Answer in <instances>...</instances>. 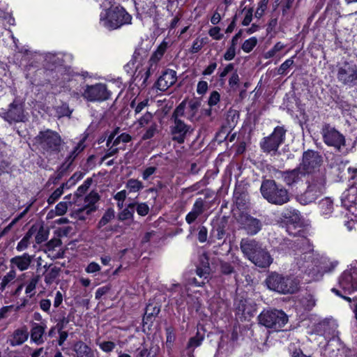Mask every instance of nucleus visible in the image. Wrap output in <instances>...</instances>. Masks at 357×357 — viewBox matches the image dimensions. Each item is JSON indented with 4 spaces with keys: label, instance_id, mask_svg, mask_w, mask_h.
Returning a JSON list of instances; mask_svg holds the SVG:
<instances>
[{
    "label": "nucleus",
    "instance_id": "18",
    "mask_svg": "<svg viewBox=\"0 0 357 357\" xmlns=\"http://www.w3.org/2000/svg\"><path fill=\"white\" fill-rule=\"evenodd\" d=\"M176 80V72L174 70L168 69L158 78L156 86L160 91H165L174 84Z\"/></svg>",
    "mask_w": 357,
    "mask_h": 357
},
{
    "label": "nucleus",
    "instance_id": "1",
    "mask_svg": "<svg viewBox=\"0 0 357 357\" xmlns=\"http://www.w3.org/2000/svg\"><path fill=\"white\" fill-rule=\"evenodd\" d=\"M285 243L298 255L295 257V262L299 269L305 272L314 270V266L317 265L318 261L307 238L301 237L296 240L287 239L285 240Z\"/></svg>",
    "mask_w": 357,
    "mask_h": 357
},
{
    "label": "nucleus",
    "instance_id": "51",
    "mask_svg": "<svg viewBox=\"0 0 357 357\" xmlns=\"http://www.w3.org/2000/svg\"><path fill=\"white\" fill-rule=\"evenodd\" d=\"M148 103L149 100L145 99L143 101L139 102L137 105H135V101L133 100L130 103V107L132 108H135V112L137 114L140 113L142 111V109H144L148 105Z\"/></svg>",
    "mask_w": 357,
    "mask_h": 357
},
{
    "label": "nucleus",
    "instance_id": "48",
    "mask_svg": "<svg viewBox=\"0 0 357 357\" xmlns=\"http://www.w3.org/2000/svg\"><path fill=\"white\" fill-rule=\"evenodd\" d=\"M153 120V115L150 112L145 113L140 119H138V123L141 128L149 125Z\"/></svg>",
    "mask_w": 357,
    "mask_h": 357
},
{
    "label": "nucleus",
    "instance_id": "17",
    "mask_svg": "<svg viewBox=\"0 0 357 357\" xmlns=\"http://www.w3.org/2000/svg\"><path fill=\"white\" fill-rule=\"evenodd\" d=\"M282 179L284 183L290 188H294L300 182H302L303 177L305 175V172L301 169V167L283 172L281 174Z\"/></svg>",
    "mask_w": 357,
    "mask_h": 357
},
{
    "label": "nucleus",
    "instance_id": "41",
    "mask_svg": "<svg viewBox=\"0 0 357 357\" xmlns=\"http://www.w3.org/2000/svg\"><path fill=\"white\" fill-rule=\"evenodd\" d=\"M284 45L281 42H278L270 50L264 54L265 59L273 57L278 52L281 51Z\"/></svg>",
    "mask_w": 357,
    "mask_h": 357
},
{
    "label": "nucleus",
    "instance_id": "27",
    "mask_svg": "<svg viewBox=\"0 0 357 357\" xmlns=\"http://www.w3.org/2000/svg\"><path fill=\"white\" fill-rule=\"evenodd\" d=\"M61 269L56 266H50L44 273V281L47 285H51L59 277Z\"/></svg>",
    "mask_w": 357,
    "mask_h": 357
},
{
    "label": "nucleus",
    "instance_id": "60",
    "mask_svg": "<svg viewBox=\"0 0 357 357\" xmlns=\"http://www.w3.org/2000/svg\"><path fill=\"white\" fill-rule=\"evenodd\" d=\"M156 170L157 168L155 167H149L146 168L142 172V178L145 181L148 180L156 172Z\"/></svg>",
    "mask_w": 357,
    "mask_h": 357
},
{
    "label": "nucleus",
    "instance_id": "9",
    "mask_svg": "<svg viewBox=\"0 0 357 357\" xmlns=\"http://www.w3.org/2000/svg\"><path fill=\"white\" fill-rule=\"evenodd\" d=\"M321 135L326 145L334 147L336 151L342 154L348 153V149L345 148L346 139L344 136L335 128L328 124L324 126L321 129Z\"/></svg>",
    "mask_w": 357,
    "mask_h": 357
},
{
    "label": "nucleus",
    "instance_id": "63",
    "mask_svg": "<svg viewBox=\"0 0 357 357\" xmlns=\"http://www.w3.org/2000/svg\"><path fill=\"white\" fill-rule=\"evenodd\" d=\"M108 147H109V149L107 150L105 155L102 158V160H101L102 162H103L107 158L116 155L119 151L118 148H116L111 145Z\"/></svg>",
    "mask_w": 357,
    "mask_h": 357
},
{
    "label": "nucleus",
    "instance_id": "4",
    "mask_svg": "<svg viewBox=\"0 0 357 357\" xmlns=\"http://www.w3.org/2000/svg\"><path fill=\"white\" fill-rule=\"evenodd\" d=\"M132 16L121 6L110 7L100 15V24L109 30L131 24Z\"/></svg>",
    "mask_w": 357,
    "mask_h": 357
},
{
    "label": "nucleus",
    "instance_id": "34",
    "mask_svg": "<svg viewBox=\"0 0 357 357\" xmlns=\"http://www.w3.org/2000/svg\"><path fill=\"white\" fill-rule=\"evenodd\" d=\"M15 278L16 272L15 270L11 269L2 278L1 282H0V289L3 291L6 287H8L10 284L14 283Z\"/></svg>",
    "mask_w": 357,
    "mask_h": 357
},
{
    "label": "nucleus",
    "instance_id": "59",
    "mask_svg": "<svg viewBox=\"0 0 357 357\" xmlns=\"http://www.w3.org/2000/svg\"><path fill=\"white\" fill-rule=\"evenodd\" d=\"M208 231L206 227H199L198 232V240L200 243H204L207 240Z\"/></svg>",
    "mask_w": 357,
    "mask_h": 357
},
{
    "label": "nucleus",
    "instance_id": "46",
    "mask_svg": "<svg viewBox=\"0 0 357 357\" xmlns=\"http://www.w3.org/2000/svg\"><path fill=\"white\" fill-rule=\"evenodd\" d=\"M199 107L200 102L199 101L190 100L188 102V107L190 112V115L188 117V119L192 120L195 117Z\"/></svg>",
    "mask_w": 357,
    "mask_h": 357
},
{
    "label": "nucleus",
    "instance_id": "36",
    "mask_svg": "<svg viewBox=\"0 0 357 357\" xmlns=\"http://www.w3.org/2000/svg\"><path fill=\"white\" fill-rule=\"evenodd\" d=\"M45 60L52 65H61L63 63V54L61 53L49 52L45 55Z\"/></svg>",
    "mask_w": 357,
    "mask_h": 357
},
{
    "label": "nucleus",
    "instance_id": "32",
    "mask_svg": "<svg viewBox=\"0 0 357 357\" xmlns=\"http://www.w3.org/2000/svg\"><path fill=\"white\" fill-rule=\"evenodd\" d=\"M135 205V203L129 204L126 208L118 213V219L121 221L133 219Z\"/></svg>",
    "mask_w": 357,
    "mask_h": 357
},
{
    "label": "nucleus",
    "instance_id": "38",
    "mask_svg": "<svg viewBox=\"0 0 357 357\" xmlns=\"http://www.w3.org/2000/svg\"><path fill=\"white\" fill-rule=\"evenodd\" d=\"M64 184L56 188L48 197L47 203L51 205L54 204L63 194Z\"/></svg>",
    "mask_w": 357,
    "mask_h": 357
},
{
    "label": "nucleus",
    "instance_id": "5",
    "mask_svg": "<svg viewBox=\"0 0 357 357\" xmlns=\"http://www.w3.org/2000/svg\"><path fill=\"white\" fill-rule=\"evenodd\" d=\"M260 191L262 197L272 204L281 206L290 201L288 190L272 179L262 181Z\"/></svg>",
    "mask_w": 357,
    "mask_h": 357
},
{
    "label": "nucleus",
    "instance_id": "35",
    "mask_svg": "<svg viewBox=\"0 0 357 357\" xmlns=\"http://www.w3.org/2000/svg\"><path fill=\"white\" fill-rule=\"evenodd\" d=\"M115 217V212L113 208H108L103 214L102 217L98 223V228L101 229L109 223Z\"/></svg>",
    "mask_w": 357,
    "mask_h": 357
},
{
    "label": "nucleus",
    "instance_id": "15",
    "mask_svg": "<svg viewBox=\"0 0 357 357\" xmlns=\"http://www.w3.org/2000/svg\"><path fill=\"white\" fill-rule=\"evenodd\" d=\"M110 95L105 84L101 83L87 86L83 93L84 98L91 102L106 100Z\"/></svg>",
    "mask_w": 357,
    "mask_h": 357
},
{
    "label": "nucleus",
    "instance_id": "56",
    "mask_svg": "<svg viewBox=\"0 0 357 357\" xmlns=\"http://www.w3.org/2000/svg\"><path fill=\"white\" fill-rule=\"evenodd\" d=\"M220 93L216 91H213L211 93L208 100V103L209 106L213 107V106L216 105L218 104V102L220 101Z\"/></svg>",
    "mask_w": 357,
    "mask_h": 357
},
{
    "label": "nucleus",
    "instance_id": "54",
    "mask_svg": "<svg viewBox=\"0 0 357 357\" xmlns=\"http://www.w3.org/2000/svg\"><path fill=\"white\" fill-rule=\"evenodd\" d=\"M91 183H92V179L87 178L84 182V183L77 188L76 195L77 196H81L82 194H84L88 190V188L90 187Z\"/></svg>",
    "mask_w": 357,
    "mask_h": 357
},
{
    "label": "nucleus",
    "instance_id": "53",
    "mask_svg": "<svg viewBox=\"0 0 357 357\" xmlns=\"http://www.w3.org/2000/svg\"><path fill=\"white\" fill-rule=\"evenodd\" d=\"M100 348L105 352L112 351L116 347L114 342L111 341H104L98 344Z\"/></svg>",
    "mask_w": 357,
    "mask_h": 357
},
{
    "label": "nucleus",
    "instance_id": "24",
    "mask_svg": "<svg viewBox=\"0 0 357 357\" xmlns=\"http://www.w3.org/2000/svg\"><path fill=\"white\" fill-rule=\"evenodd\" d=\"M243 227L248 234L255 235L260 231L261 224L258 219L247 215L243 220Z\"/></svg>",
    "mask_w": 357,
    "mask_h": 357
},
{
    "label": "nucleus",
    "instance_id": "19",
    "mask_svg": "<svg viewBox=\"0 0 357 357\" xmlns=\"http://www.w3.org/2000/svg\"><path fill=\"white\" fill-rule=\"evenodd\" d=\"M3 118L9 123L24 121V115L22 106L12 102L8 112L4 113Z\"/></svg>",
    "mask_w": 357,
    "mask_h": 357
},
{
    "label": "nucleus",
    "instance_id": "26",
    "mask_svg": "<svg viewBox=\"0 0 357 357\" xmlns=\"http://www.w3.org/2000/svg\"><path fill=\"white\" fill-rule=\"evenodd\" d=\"M29 337V333L26 328H18L15 330L10 339V344L18 346L23 344Z\"/></svg>",
    "mask_w": 357,
    "mask_h": 357
},
{
    "label": "nucleus",
    "instance_id": "45",
    "mask_svg": "<svg viewBox=\"0 0 357 357\" xmlns=\"http://www.w3.org/2000/svg\"><path fill=\"white\" fill-rule=\"evenodd\" d=\"M70 204V202L68 201H63L60 202L55 206V213H57L58 216H61L64 215L68 208V206Z\"/></svg>",
    "mask_w": 357,
    "mask_h": 357
},
{
    "label": "nucleus",
    "instance_id": "7",
    "mask_svg": "<svg viewBox=\"0 0 357 357\" xmlns=\"http://www.w3.org/2000/svg\"><path fill=\"white\" fill-rule=\"evenodd\" d=\"M35 142L45 152L48 153L60 151L61 138L55 131L49 129L40 131L35 137Z\"/></svg>",
    "mask_w": 357,
    "mask_h": 357
},
{
    "label": "nucleus",
    "instance_id": "52",
    "mask_svg": "<svg viewBox=\"0 0 357 357\" xmlns=\"http://www.w3.org/2000/svg\"><path fill=\"white\" fill-rule=\"evenodd\" d=\"M99 196L95 192H90L85 198V202L87 204L86 206H95V204L98 201Z\"/></svg>",
    "mask_w": 357,
    "mask_h": 357
},
{
    "label": "nucleus",
    "instance_id": "2",
    "mask_svg": "<svg viewBox=\"0 0 357 357\" xmlns=\"http://www.w3.org/2000/svg\"><path fill=\"white\" fill-rule=\"evenodd\" d=\"M240 247L244 255L259 268H267L273 263L269 252L254 239L243 238Z\"/></svg>",
    "mask_w": 357,
    "mask_h": 357
},
{
    "label": "nucleus",
    "instance_id": "50",
    "mask_svg": "<svg viewBox=\"0 0 357 357\" xmlns=\"http://www.w3.org/2000/svg\"><path fill=\"white\" fill-rule=\"evenodd\" d=\"M268 1V0H261L259 4L258 7L257 8V10L255 12V17L257 18H260L264 13V11L267 8Z\"/></svg>",
    "mask_w": 357,
    "mask_h": 357
},
{
    "label": "nucleus",
    "instance_id": "43",
    "mask_svg": "<svg viewBox=\"0 0 357 357\" xmlns=\"http://www.w3.org/2000/svg\"><path fill=\"white\" fill-rule=\"evenodd\" d=\"M157 128L158 126L155 123H151L143 134L142 139L143 140L151 139L155 135L157 132Z\"/></svg>",
    "mask_w": 357,
    "mask_h": 357
},
{
    "label": "nucleus",
    "instance_id": "40",
    "mask_svg": "<svg viewBox=\"0 0 357 357\" xmlns=\"http://www.w3.org/2000/svg\"><path fill=\"white\" fill-rule=\"evenodd\" d=\"M257 43V40L255 37H252L246 40L242 45V50L246 53L250 52Z\"/></svg>",
    "mask_w": 357,
    "mask_h": 357
},
{
    "label": "nucleus",
    "instance_id": "25",
    "mask_svg": "<svg viewBox=\"0 0 357 357\" xmlns=\"http://www.w3.org/2000/svg\"><path fill=\"white\" fill-rule=\"evenodd\" d=\"M86 137L81 139L73 150L70 153L69 155L66 158L64 162L62 164L61 167L64 169H67L72 165L76 157L81 153L84 147V142Z\"/></svg>",
    "mask_w": 357,
    "mask_h": 357
},
{
    "label": "nucleus",
    "instance_id": "16",
    "mask_svg": "<svg viewBox=\"0 0 357 357\" xmlns=\"http://www.w3.org/2000/svg\"><path fill=\"white\" fill-rule=\"evenodd\" d=\"M168 47V43L163 40L157 49L152 54L149 61V67L146 71V79H148L152 74H153L158 68V63L163 56Z\"/></svg>",
    "mask_w": 357,
    "mask_h": 357
},
{
    "label": "nucleus",
    "instance_id": "61",
    "mask_svg": "<svg viewBox=\"0 0 357 357\" xmlns=\"http://www.w3.org/2000/svg\"><path fill=\"white\" fill-rule=\"evenodd\" d=\"M88 273H95L100 271V266L96 262H91L85 269Z\"/></svg>",
    "mask_w": 357,
    "mask_h": 357
},
{
    "label": "nucleus",
    "instance_id": "49",
    "mask_svg": "<svg viewBox=\"0 0 357 357\" xmlns=\"http://www.w3.org/2000/svg\"><path fill=\"white\" fill-rule=\"evenodd\" d=\"M137 206L136 211L138 215L141 216L146 215L149 212V206L144 202L135 203Z\"/></svg>",
    "mask_w": 357,
    "mask_h": 357
},
{
    "label": "nucleus",
    "instance_id": "10",
    "mask_svg": "<svg viewBox=\"0 0 357 357\" xmlns=\"http://www.w3.org/2000/svg\"><path fill=\"white\" fill-rule=\"evenodd\" d=\"M259 324L268 328L279 330L288 321L287 314L282 310H264L259 315Z\"/></svg>",
    "mask_w": 357,
    "mask_h": 357
},
{
    "label": "nucleus",
    "instance_id": "14",
    "mask_svg": "<svg viewBox=\"0 0 357 357\" xmlns=\"http://www.w3.org/2000/svg\"><path fill=\"white\" fill-rule=\"evenodd\" d=\"M322 162L321 156L316 151L308 150L304 152L303 162L299 167L305 172V174H312L317 172Z\"/></svg>",
    "mask_w": 357,
    "mask_h": 357
},
{
    "label": "nucleus",
    "instance_id": "33",
    "mask_svg": "<svg viewBox=\"0 0 357 357\" xmlns=\"http://www.w3.org/2000/svg\"><path fill=\"white\" fill-rule=\"evenodd\" d=\"M186 104L187 102L184 100L176 107L172 114V121H183V117L185 116Z\"/></svg>",
    "mask_w": 357,
    "mask_h": 357
},
{
    "label": "nucleus",
    "instance_id": "31",
    "mask_svg": "<svg viewBox=\"0 0 357 357\" xmlns=\"http://www.w3.org/2000/svg\"><path fill=\"white\" fill-rule=\"evenodd\" d=\"M36 229L34 227H31L29 231L26 233L22 239L17 243L16 250L19 252H22L26 250L30 245V240L33 235L36 232Z\"/></svg>",
    "mask_w": 357,
    "mask_h": 357
},
{
    "label": "nucleus",
    "instance_id": "6",
    "mask_svg": "<svg viewBox=\"0 0 357 357\" xmlns=\"http://www.w3.org/2000/svg\"><path fill=\"white\" fill-rule=\"evenodd\" d=\"M266 284L269 289L283 294H294L298 289V282L296 279L275 272L267 277Z\"/></svg>",
    "mask_w": 357,
    "mask_h": 357
},
{
    "label": "nucleus",
    "instance_id": "64",
    "mask_svg": "<svg viewBox=\"0 0 357 357\" xmlns=\"http://www.w3.org/2000/svg\"><path fill=\"white\" fill-rule=\"evenodd\" d=\"M236 55V48L234 47H229L224 54V59L226 61L232 60Z\"/></svg>",
    "mask_w": 357,
    "mask_h": 357
},
{
    "label": "nucleus",
    "instance_id": "21",
    "mask_svg": "<svg viewBox=\"0 0 357 357\" xmlns=\"http://www.w3.org/2000/svg\"><path fill=\"white\" fill-rule=\"evenodd\" d=\"M33 256L29 255L28 253H24L22 255L13 257L10 259L12 269L17 268L20 271L27 270L33 261Z\"/></svg>",
    "mask_w": 357,
    "mask_h": 357
},
{
    "label": "nucleus",
    "instance_id": "28",
    "mask_svg": "<svg viewBox=\"0 0 357 357\" xmlns=\"http://www.w3.org/2000/svg\"><path fill=\"white\" fill-rule=\"evenodd\" d=\"M96 210V206H85L71 212V217L79 220H85L88 216Z\"/></svg>",
    "mask_w": 357,
    "mask_h": 357
},
{
    "label": "nucleus",
    "instance_id": "29",
    "mask_svg": "<svg viewBox=\"0 0 357 357\" xmlns=\"http://www.w3.org/2000/svg\"><path fill=\"white\" fill-rule=\"evenodd\" d=\"M73 350L75 351L77 357L93 356L91 349L82 341L77 342L74 344Z\"/></svg>",
    "mask_w": 357,
    "mask_h": 357
},
{
    "label": "nucleus",
    "instance_id": "44",
    "mask_svg": "<svg viewBox=\"0 0 357 357\" xmlns=\"http://www.w3.org/2000/svg\"><path fill=\"white\" fill-rule=\"evenodd\" d=\"M49 231L43 227H40L35 237L36 242L38 244L42 243L47 239Z\"/></svg>",
    "mask_w": 357,
    "mask_h": 357
},
{
    "label": "nucleus",
    "instance_id": "11",
    "mask_svg": "<svg viewBox=\"0 0 357 357\" xmlns=\"http://www.w3.org/2000/svg\"><path fill=\"white\" fill-rule=\"evenodd\" d=\"M287 130L282 126H277L268 137H264L260 142L261 150L266 153L275 155L279 146L285 140Z\"/></svg>",
    "mask_w": 357,
    "mask_h": 357
},
{
    "label": "nucleus",
    "instance_id": "8",
    "mask_svg": "<svg viewBox=\"0 0 357 357\" xmlns=\"http://www.w3.org/2000/svg\"><path fill=\"white\" fill-rule=\"evenodd\" d=\"M335 73L337 81L342 85L351 88L357 84V66L354 62L338 63Z\"/></svg>",
    "mask_w": 357,
    "mask_h": 357
},
{
    "label": "nucleus",
    "instance_id": "20",
    "mask_svg": "<svg viewBox=\"0 0 357 357\" xmlns=\"http://www.w3.org/2000/svg\"><path fill=\"white\" fill-rule=\"evenodd\" d=\"M204 200L202 198H197L193 204L191 211L185 216L186 222L189 225L193 223L204 213Z\"/></svg>",
    "mask_w": 357,
    "mask_h": 357
},
{
    "label": "nucleus",
    "instance_id": "58",
    "mask_svg": "<svg viewBox=\"0 0 357 357\" xmlns=\"http://www.w3.org/2000/svg\"><path fill=\"white\" fill-rule=\"evenodd\" d=\"M243 12H245V17L242 22V24L243 26H248L252 21L253 10L252 8H249L248 10H245V8H244L243 10Z\"/></svg>",
    "mask_w": 357,
    "mask_h": 357
},
{
    "label": "nucleus",
    "instance_id": "13",
    "mask_svg": "<svg viewBox=\"0 0 357 357\" xmlns=\"http://www.w3.org/2000/svg\"><path fill=\"white\" fill-rule=\"evenodd\" d=\"M193 128L184 121H172L170 126L172 139L178 144H183L193 132Z\"/></svg>",
    "mask_w": 357,
    "mask_h": 357
},
{
    "label": "nucleus",
    "instance_id": "62",
    "mask_svg": "<svg viewBox=\"0 0 357 357\" xmlns=\"http://www.w3.org/2000/svg\"><path fill=\"white\" fill-rule=\"evenodd\" d=\"M208 90V83L206 81H199L197 86V92L199 95L204 94Z\"/></svg>",
    "mask_w": 357,
    "mask_h": 357
},
{
    "label": "nucleus",
    "instance_id": "12",
    "mask_svg": "<svg viewBox=\"0 0 357 357\" xmlns=\"http://www.w3.org/2000/svg\"><path fill=\"white\" fill-rule=\"evenodd\" d=\"M339 286L345 294L357 291V261L350 265L339 278Z\"/></svg>",
    "mask_w": 357,
    "mask_h": 357
},
{
    "label": "nucleus",
    "instance_id": "30",
    "mask_svg": "<svg viewBox=\"0 0 357 357\" xmlns=\"http://www.w3.org/2000/svg\"><path fill=\"white\" fill-rule=\"evenodd\" d=\"M204 340V336L201 335L199 332L197 333V334L192 337L186 347V349L188 350V355L191 356L192 354V352L194 351L195 349L199 347L202 342Z\"/></svg>",
    "mask_w": 357,
    "mask_h": 357
},
{
    "label": "nucleus",
    "instance_id": "37",
    "mask_svg": "<svg viewBox=\"0 0 357 357\" xmlns=\"http://www.w3.org/2000/svg\"><path fill=\"white\" fill-rule=\"evenodd\" d=\"M126 186L131 192H137L144 188L143 183L140 181L133 178L129 179Z\"/></svg>",
    "mask_w": 357,
    "mask_h": 357
},
{
    "label": "nucleus",
    "instance_id": "23",
    "mask_svg": "<svg viewBox=\"0 0 357 357\" xmlns=\"http://www.w3.org/2000/svg\"><path fill=\"white\" fill-rule=\"evenodd\" d=\"M203 257L205 259V264L204 266H197L196 269V273L199 277L200 281H198L196 278L193 280V283L197 286H202L205 284L208 281L210 273L208 259L207 256H204Z\"/></svg>",
    "mask_w": 357,
    "mask_h": 357
},
{
    "label": "nucleus",
    "instance_id": "22",
    "mask_svg": "<svg viewBox=\"0 0 357 357\" xmlns=\"http://www.w3.org/2000/svg\"><path fill=\"white\" fill-rule=\"evenodd\" d=\"M46 327V324L43 322L40 324L34 323L31 330V340L38 345L43 344Z\"/></svg>",
    "mask_w": 357,
    "mask_h": 357
},
{
    "label": "nucleus",
    "instance_id": "39",
    "mask_svg": "<svg viewBox=\"0 0 357 357\" xmlns=\"http://www.w3.org/2000/svg\"><path fill=\"white\" fill-rule=\"evenodd\" d=\"M319 207L324 214H329L333 211V202L329 199H323L319 203Z\"/></svg>",
    "mask_w": 357,
    "mask_h": 357
},
{
    "label": "nucleus",
    "instance_id": "47",
    "mask_svg": "<svg viewBox=\"0 0 357 357\" xmlns=\"http://www.w3.org/2000/svg\"><path fill=\"white\" fill-rule=\"evenodd\" d=\"M39 280L40 275H35L29 281L25 290L26 294H29L33 291Z\"/></svg>",
    "mask_w": 357,
    "mask_h": 357
},
{
    "label": "nucleus",
    "instance_id": "57",
    "mask_svg": "<svg viewBox=\"0 0 357 357\" xmlns=\"http://www.w3.org/2000/svg\"><path fill=\"white\" fill-rule=\"evenodd\" d=\"M208 34L215 40H220L223 37V34L220 33V28L214 26L210 29Z\"/></svg>",
    "mask_w": 357,
    "mask_h": 357
},
{
    "label": "nucleus",
    "instance_id": "55",
    "mask_svg": "<svg viewBox=\"0 0 357 357\" xmlns=\"http://www.w3.org/2000/svg\"><path fill=\"white\" fill-rule=\"evenodd\" d=\"M166 334H167L166 344L169 349H171L172 343L175 340V335H174L173 329L172 328H167L166 329Z\"/></svg>",
    "mask_w": 357,
    "mask_h": 357
},
{
    "label": "nucleus",
    "instance_id": "42",
    "mask_svg": "<svg viewBox=\"0 0 357 357\" xmlns=\"http://www.w3.org/2000/svg\"><path fill=\"white\" fill-rule=\"evenodd\" d=\"M295 56H292L290 59H287L284 62H283L278 69V74L280 75H283L286 74V71L293 66L294 61V58Z\"/></svg>",
    "mask_w": 357,
    "mask_h": 357
},
{
    "label": "nucleus",
    "instance_id": "3",
    "mask_svg": "<svg viewBox=\"0 0 357 357\" xmlns=\"http://www.w3.org/2000/svg\"><path fill=\"white\" fill-rule=\"evenodd\" d=\"M307 189L298 197L299 202L307 205L314 202L321 195L326 189V176L324 172L318 170L312 174H307Z\"/></svg>",
    "mask_w": 357,
    "mask_h": 357
}]
</instances>
